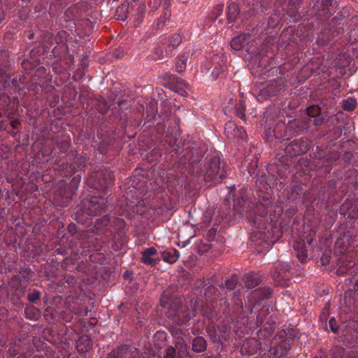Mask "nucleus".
<instances>
[{
    "label": "nucleus",
    "instance_id": "1",
    "mask_svg": "<svg viewBox=\"0 0 358 358\" xmlns=\"http://www.w3.org/2000/svg\"><path fill=\"white\" fill-rule=\"evenodd\" d=\"M224 177V171L220 169V159L217 157L212 158L207 166L204 180L217 183L220 182Z\"/></svg>",
    "mask_w": 358,
    "mask_h": 358
},
{
    "label": "nucleus",
    "instance_id": "2",
    "mask_svg": "<svg viewBox=\"0 0 358 358\" xmlns=\"http://www.w3.org/2000/svg\"><path fill=\"white\" fill-rule=\"evenodd\" d=\"M224 132L229 138H243L246 136V132L242 127H238L235 122L229 121L225 124Z\"/></svg>",
    "mask_w": 358,
    "mask_h": 358
},
{
    "label": "nucleus",
    "instance_id": "3",
    "mask_svg": "<svg viewBox=\"0 0 358 358\" xmlns=\"http://www.w3.org/2000/svg\"><path fill=\"white\" fill-rule=\"evenodd\" d=\"M182 43V36L179 34H174L164 39V45L166 48V56H171L173 51Z\"/></svg>",
    "mask_w": 358,
    "mask_h": 358
},
{
    "label": "nucleus",
    "instance_id": "4",
    "mask_svg": "<svg viewBox=\"0 0 358 358\" xmlns=\"http://www.w3.org/2000/svg\"><path fill=\"white\" fill-rule=\"evenodd\" d=\"M141 262L146 265L155 266L159 262L156 248L150 247L143 250L142 252Z\"/></svg>",
    "mask_w": 358,
    "mask_h": 358
},
{
    "label": "nucleus",
    "instance_id": "5",
    "mask_svg": "<svg viewBox=\"0 0 358 358\" xmlns=\"http://www.w3.org/2000/svg\"><path fill=\"white\" fill-rule=\"evenodd\" d=\"M105 201L103 198L93 197L89 202L87 213L92 216L101 215L104 211Z\"/></svg>",
    "mask_w": 358,
    "mask_h": 358
},
{
    "label": "nucleus",
    "instance_id": "6",
    "mask_svg": "<svg viewBox=\"0 0 358 358\" xmlns=\"http://www.w3.org/2000/svg\"><path fill=\"white\" fill-rule=\"evenodd\" d=\"M271 295V290L269 287H259L253 290L250 294V300L255 304L260 303L262 300L268 299Z\"/></svg>",
    "mask_w": 358,
    "mask_h": 358
},
{
    "label": "nucleus",
    "instance_id": "7",
    "mask_svg": "<svg viewBox=\"0 0 358 358\" xmlns=\"http://www.w3.org/2000/svg\"><path fill=\"white\" fill-rule=\"evenodd\" d=\"M92 178L97 180V186L94 184L95 188H105L108 185L111 183L113 176L112 173H109L106 178L103 171H98L94 173Z\"/></svg>",
    "mask_w": 358,
    "mask_h": 358
},
{
    "label": "nucleus",
    "instance_id": "8",
    "mask_svg": "<svg viewBox=\"0 0 358 358\" xmlns=\"http://www.w3.org/2000/svg\"><path fill=\"white\" fill-rule=\"evenodd\" d=\"M234 196V209L241 213V210L244 207L247 197V190L244 188L241 189L237 195H233Z\"/></svg>",
    "mask_w": 358,
    "mask_h": 358
},
{
    "label": "nucleus",
    "instance_id": "9",
    "mask_svg": "<svg viewBox=\"0 0 358 358\" xmlns=\"http://www.w3.org/2000/svg\"><path fill=\"white\" fill-rule=\"evenodd\" d=\"M296 257L301 261L304 262L308 256L307 248L303 241H295L293 245Z\"/></svg>",
    "mask_w": 358,
    "mask_h": 358
},
{
    "label": "nucleus",
    "instance_id": "10",
    "mask_svg": "<svg viewBox=\"0 0 358 358\" xmlns=\"http://www.w3.org/2000/svg\"><path fill=\"white\" fill-rule=\"evenodd\" d=\"M249 37V34H243L234 38L231 41V48L236 51L240 50L243 46L248 44Z\"/></svg>",
    "mask_w": 358,
    "mask_h": 358
},
{
    "label": "nucleus",
    "instance_id": "11",
    "mask_svg": "<svg viewBox=\"0 0 358 358\" xmlns=\"http://www.w3.org/2000/svg\"><path fill=\"white\" fill-rule=\"evenodd\" d=\"M188 57V52H183L177 57L175 65L176 70L177 72L181 73L185 71Z\"/></svg>",
    "mask_w": 358,
    "mask_h": 358
},
{
    "label": "nucleus",
    "instance_id": "12",
    "mask_svg": "<svg viewBox=\"0 0 358 358\" xmlns=\"http://www.w3.org/2000/svg\"><path fill=\"white\" fill-rule=\"evenodd\" d=\"M76 347L78 350L82 353L87 352L92 347V343L89 336H80L77 341Z\"/></svg>",
    "mask_w": 358,
    "mask_h": 358
},
{
    "label": "nucleus",
    "instance_id": "13",
    "mask_svg": "<svg viewBox=\"0 0 358 358\" xmlns=\"http://www.w3.org/2000/svg\"><path fill=\"white\" fill-rule=\"evenodd\" d=\"M10 99L8 96L3 94L0 95V110L3 111L9 119H12V113H9V108L10 105Z\"/></svg>",
    "mask_w": 358,
    "mask_h": 358
},
{
    "label": "nucleus",
    "instance_id": "14",
    "mask_svg": "<svg viewBox=\"0 0 358 358\" xmlns=\"http://www.w3.org/2000/svg\"><path fill=\"white\" fill-rule=\"evenodd\" d=\"M179 257L180 253L176 249L164 252L162 255L163 260L170 264L176 262L178 259Z\"/></svg>",
    "mask_w": 358,
    "mask_h": 358
},
{
    "label": "nucleus",
    "instance_id": "15",
    "mask_svg": "<svg viewBox=\"0 0 358 358\" xmlns=\"http://www.w3.org/2000/svg\"><path fill=\"white\" fill-rule=\"evenodd\" d=\"M206 343L203 337H196L192 341V350L196 352H201L206 350Z\"/></svg>",
    "mask_w": 358,
    "mask_h": 358
},
{
    "label": "nucleus",
    "instance_id": "16",
    "mask_svg": "<svg viewBox=\"0 0 358 358\" xmlns=\"http://www.w3.org/2000/svg\"><path fill=\"white\" fill-rule=\"evenodd\" d=\"M128 348L127 346H121L117 351L111 352L108 358H126L127 356Z\"/></svg>",
    "mask_w": 358,
    "mask_h": 358
},
{
    "label": "nucleus",
    "instance_id": "17",
    "mask_svg": "<svg viewBox=\"0 0 358 358\" xmlns=\"http://www.w3.org/2000/svg\"><path fill=\"white\" fill-rule=\"evenodd\" d=\"M259 284V280L253 275H248L245 277V286L248 289H252Z\"/></svg>",
    "mask_w": 358,
    "mask_h": 358
},
{
    "label": "nucleus",
    "instance_id": "18",
    "mask_svg": "<svg viewBox=\"0 0 358 358\" xmlns=\"http://www.w3.org/2000/svg\"><path fill=\"white\" fill-rule=\"evenodd\" d=\"M347 238L344 236L342 238L338 239L335 243V250L336 252L344 253L348 251V247L345 244Z\"/></svg>",
    "mask_w": 358,
    "mask_h": 358
},
{
    "label": "nucleus",
    "instance_id": "19",
    "mask_svg": "<svg viewBox=\"0 0 358 358\" xmlns=\"http://www.w3.org/2000/svg\"><path fill=\"white\" fill-rule=\"evenodd\" d=\"M357 106V101L355 98H348L343 101L342 107L345 110L351 111L353 110Z\"/></svg>",
    "mask_w": 358,
    "mask_h": 358
},
{
    "label": "nucleus",
    "instance_id": "20",
    "mask_svg": "<svg viewBox=\"0 0 358 358\" xmlns=\"http://www.w3.org/2000/svg\"><path fill=\"white\" fill-rule=\"evenodd\" d=\"M10 85V76L6 72L0 70V88L5 89Z\"/></svg>",
    "mask_w": 358,
    "mask_h": 358
},
{
    "label": "nucleus",
    "instance_id": "21",
    "mask_svg": "<svg viewBox=\"0 0 358 358\" xmlns=\"http://www.w3.org/2000/svg\"><path fill=\"white\" fill-rule=\"evenodd\" d=\"M26 317L30 320H37L39 314L38 310L34 307H27L25 310Z\"/></svg>",
    "mask_w": 358,
    "mask_h": 358
},
{
    "label": "nucleus",
    "instance_id": "22",
    "mask_svg": "<svg viewBox=\"0 0 358 358\" xmlns=\"http://www.w3.org/2000/svg\"><path fill=\"white\" fill-rule=\"evenodd\" d=\"M238 6L236 3H231L228 6L227 16L229 21H232L238 13Z\"/></svg>",
    "mask_w": 358,
    "mask_h": 358
},
{
    "label": "nucleus",
    "instance_id": "23",
    "mask_svg": "<svg viewBox=\"0 0 358 358\" xmlns=\"http://www.w3.org/2000/svg\"><path fill=\"white\" fill-rule=\"evenodd\" d=\"M308 144L306 143H303L299 148L296 143L292 145V150L295 152L296 155L303 154L308 150Z\"/></svg>",
    "mask_w": 358,
    "mask_h": 358
},
{
    "label": "nucleus",
    "instance_id": "24",
    "mask_svg": "<svg viewBox=\"0 0 358 358\" xmlns=\"http://www.w3.org/2000/svg\"><path fill=\"white\" fill-rule=\"evenodd\" d=\"M320 113V108L317 106H311L308 108L307 114L310 117H315Z\"/></svg>",
    "mask_w": 358,
    "mask_h": 358
},
{
    "label": "nucleus",
    "instance_id": "25",
    "mask_svg": "<svg viewBox=\"0 0 358 358\" xmlns=\"http://www.w3.org/2000/svg\"><path fill=\"white\" fill-rule=\"evenodd\" d=\"M236 284V278L233 277L231 279L225 281V287L227 289L231 290L235 288Z\"/></svg>",
    "mask_w": 358,
    "mask_h": 358
},
{
    "label": "nucleus",
    "instance_id": "26",
    "mask_svg": "<svg viewBox=\"0 0 358 358\" xmlns=\"http://www.w3.org/2000/svg\"><path fill=\"white\" fill-rule=\"evenodd\" d=\"M145 10H146V6H145V3H141L138 6V7L137 8V13H138V16L139 19L143 18V15L145 13Z\"/></svg>",
    "mask_w": 358,
    "mask_h": 358
},
{
    "label": "nucleus",
    "instance_id": "27",
    "mask_svg": "<svg viewBox=\"0 0 358 358\" xmlns=\"http://www.w3.org/2000/svg\"><path fill=\"white\" fill-rule=\"evenodd\" d=\"M352 265L345 266L344 265V261H342L341 264L339 266L337 272L339 274H343L344 273L347 272L348 269L351 268Z\"/></svg>",
    "mask_w": 358,
    "mask_h": 358
},
{
    "label": "nucleus",
    "instance_id": "28",
    "mask_svg": "<svg viewBox=\"0 0 358 358\" xmlns=\"http://www.w3.org/2000/svg\"><path fill=\"white\" fill-rule=\"evenodd\" d=\"M178 83L182 87V92H180L181 95L185 96L187 92L185 89H188L189 85L184 80H180Z\"/></svg>",
    "mask_w": 358,
    "mask_h": 358
},
{
    "label": "nucleus",
    "instance_id": "29",
    "mask_svg": "<svg viewBox=\"0 0 358 358\" xmlns=\"http://www.w3.org/2000/svg\"><path fill=\"white\" fill-rule=\"evenodd\" d=\"M329 327L331 328V330L332 331V332L334 333H336L337 332V330H338V327L336 326V320L334 318H331L329 321Z\"/></svg>",
    "mask_w": 358,
    "mask_h": 358
},
{
    "label": "nucleus",
    "instance_id": "30",
    "mask_svg": "<svg viewBox=\"0 0 358 358\" xmlns=\"http://www.w3.org/2000/svg\"><path fill=\"white\" fill-rule=\"evenodd\" d=\"M176 350L173 348H169L166 350L165 358H175Z\"/></svg>",
    "mask_w": 358,
    "mask_h": 358
},
{
    "label": "nucleus",
    "instance_id": "31",
    "mask_svg": "<svg viewBox=\"0 0 358 358\" xmlns=\"http://www.w3.org/2000/svg\"><path fill=\"white\" fill-rule=\"evenodd\" d=\"M40 294L38 292H34L31 294H29L28 296V299L29 301L34 302L36 300H37L39 298Z\"/></svg>",
    "mask_w": 358,
    "mask_h": 358
},
{
    "label": "nucleus",
    "instance_id": "32",
    "mask_svg": "<svg viewBox=\"0 0 358 358\" xmlns=\"http://www.w3.org/2000/svg\"><path fill=\"white\" fill-rule=\"evenodd\" d=\"M166 336V334L164 332H161V331H157L155 334V338H162V340H165Z\"/></svg>",
    "mask_w": 358,
    "mask_h": 358
},
{
    "label": "nucleus",
    "instance_id": "33",
    "mask_svg": "<svg viewBox=\"0 0 358 358\" xmlns=\"http://www.w3.org/2000/svg\"><path fill=\"white\" fill-rule=\"evenodd\" d=\"M19 124V121L17 120H11V126L14 129L17 128V124Z\"/></svg>",
    "mask_w": 358,
    "mask_h": 358
},
{
    "label": "nucleus",
    "instance_id": "34",
    "mask_svg": "<svg viewBox=\"0 0 358 358\" xmlns=\"http://www.w3.org/2000/svg\"><path fill=\"white\" fill-rule=\"evenodd\" d=\"M216 10H217V13H216V15H215V17H218L221 13H222V7L218 6H217V8H215Z\"/></svg>",
    "mask_w": 358,
    "mask_h": 358
},
{
    "label": "nucleus",
    "instance_id": "35",
    "mask_svg": "<svg viewBox=\"0 0 358 358\" xmlns=\"http://www.w3.org/2000/svg\"><path fill=\"white\" fill-rule=\"evenodd\" d=\"M313 241V238L312 236L307 237V243H308L309 245L312 243Z\"/></svg>",
    "mask_w": 358,
    "mask_h": 358
},
{
    "label": "nucleus",
    "instance_id": "36",
    "mask_svg": "<svg viewBox=\"0 0 358 358\" xmlns=\"http://www.w3.org/2000/svg\"><path fill=\"white\" fill-rule=\"evenodd\" d=\"M273 354L275 357H280L284 354V352L278 353L276 350L275 352H273Z\"/></svg>",
    "mask_w": 358,
    "mask_h": 358
},
{
    "label": "nucleus",
    "instance_id": "37",
    "mask_svg": "<svg viewBox=\"0 0 358 358\" xmlns=\"http://www.w3.org/2000/svg\"><path fill=\"white\" fill-rule=\"evenodd\" d=\"M240 105H241V108H242L243 110H245V106L244 102L241 101V102L240 103Z\"/></svg>",
    "mask_w": 358,
    "mask_h": 358
},
{
    "label": "nucleus",
    "instance_id": "38",
    "mask_svg": "<svg viewBox=\"0 0 358 358\" xmlns=\"http://www.w3.org/2000/svg\"><path fill=\"white\" fill-rule=\"evenodd\" d=\"M235 190V186H232L230 187V192L229 194H232L233 192Z\"/></svg>",
    "mask_w": 358,
    "mask_h": 358
},
{
    "label": "nucleus",
    "instance_id": "39",
    "mask_svg": "<svg viewBox=\"0 0 358 358\" xmlns=\"http://www.w3.org/2000/svg\"><path fill=\"white\" fill-rule=\"evenodd\" d=\"M3 15L1 12H0V23L3 21Z\"/></svg>",
    "mask_w": 358,
    "mask_h": 358
},
{
    "label": "nucleus",
    "instance_id": "40",
    "mask_svg": "<svg viewBox=\"0 0 358 358\" xmlns=\"http://www.w3.org/2000/svg\"><path fill=\"white\" fill-rule=\"evenodd\" d=\"M255 341H254L253 339L252 340H250V341H248L245 343H244V346L247 344V343H255Z\"/></svg>",
    "mask_w": 358,
    "mask_h": 358
},
{
    "label": "nucleus",
    "instance_id": "41",
    "mask_svg": "<svg viewBox=\"0 0 358 358\" xmlns=\"http://www.w3.org/2000/svg\"><path fill=\"white\" fill-rule=\"evenodd\" d=\"M354 287L356 291H358V280L356 282Z\"/></svg>",
    "mask_w": 358,
    "mask_h": 358
},
{
    "label": "nucleus",
    "instance_id": "42",
    "mask_svg": "<svg viewBox=\"0 0 358 358\" xmlns=\"http://www.w3.org/2000/svg\"><path fill=\"white\" fill-rule=\"evenodd\" d=\"M240 117H241V119H244L245 117V115L243 113H241L240 114Z\"/></svg>",
    "mask_w": 358,
    "mask_h": 358
},
{
    "label": "nucleus",
    "instance_id": "43",
    "mask_svg": "<svg viewBox=\"0 0 358 358\" xmlns=\"http://www.w3.org/2000/svg\"><path fill=\"white\" fill-rule=\"evenodd\" d=\"M155 1H156V3L159 5L160 3V0H154Z\"/></svg>",
    "mask_w": 358,
    "mask_h": 358
},
{
    "label": "nucleus",
    "instance_id": "44",
    "mask_svg": "<svg viewBox=\"0 0 358 358\" xmlns=\"http://www.w3.org/2000/svg\"><path fill=\"white\" fill-rule=\"evenodd\" d=\"M134 353H135V355H138V352H134Z\"/></svg>",
    "mask_w": 358,
    "mask_h": 358
},
{
    "label": "nucleus",
    "instance_id": "45",
    "mask_svg": "<svg viewBox=\"0 0 358 358\" xmlns=\"http://www.w3.org/2000/svg\"><path fill=\"white\" fill-rule=\"evenodd\" d=\"M314 124H317L318 123H317V122H315V121H314Z\"/></svg>",
    "mask_w": 358,
    "mask_h": 358
},
{
    "label": "nucleus",
    "instance_id": "46",
    "mask_svg": "<svg viewBox=\"0 0 358 358\" xmlns=\"http://www.w3.org/2000/svg\"><path fill=\"white\" fill-rule=\"evenodd\" d=\"M17 358H20V357H17Z\"/></svg>",
    "mask_w": 358,
    "mask_h": 358
}]
</instances>
